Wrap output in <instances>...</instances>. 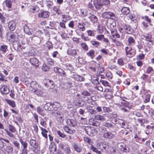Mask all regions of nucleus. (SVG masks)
<instances>
[{
    "label": "nucleus",
    "instance_id": "obj_31",
    "mask_svg": "<svg viewBox=\"0 0 154 154\" xmlns=\"http://www.w3.org/2000/svg\"><path fill=\"white\" fill-rule=\"evenodd\" d=\"M76 125V121L74 120L69 119V121H68V125L70 126L74 127Z\"/></svg>",
    "mask_w": 154,
    "mask_h": 154
},
{
    "label": "nucleus",
    "instance_id": "obj_48",
    "mask_svg": "<svg viewBox=\"0 0 154 154\" xmlns=\"http://www.w3.org/2000/svg\"><path fill=\"white\" fill-rule=\"evenodd\" d=\"M0 20L1 21V22L2 23H5V18L0 12Z\"/></svg>",
    "mask_w": 154,
    "mask_h": 154
},
{
    "label": "nucleus",
    "instance_id": "obj_52",
    "mask_svg": "<svg viewBox=\"0 0 154 154\" xmlns=\"http://www.w3.org/2000/svg\"><path fill=\"white\" fill-rule=\"evenodd\" d=\"M40 124L42 126L44 127L45 128H46L47 123L43 119H42L40 120Z\"/></svg>",
    "mask_w": 154,
    "mask_h": 154
},
{
    "label": "nucleus",
    "instance_id": "obj_26",
    "mask_svg": "<svg viewBox=\"0 0 154 154\" xmlns=\"http://www.w3.org/2000/svg\"><path fill=\"white\" fill-rule=\"evenodd\" d=\"M13 150L12 147L10 146H7L4 149L5 151L8 154L12 153Z\"/></svg>",
    "mask_w": 154,
    "mask_h": 154
},
{
    "label": "nucleus",
    "instance_id": "obj_5",
    "mask_svg": "<svg viewBox=\"0 0 154 154\" xmlns=\"http://www.w3.org/2000/svg\"><path fill=\"white\" fill-rule=\"evenodd\" d=\"M42 83L48 89H52L54 86L53 82L48 79H45L43 80Z\"/></svg>",
    "mask_w": 154,
    "mask_h": 154
},
{
    "label": "nucleus",
    "instance_id": "obj_22",
    "mask_svg": "<svg viewBox=\"0 0 154 154\" xmlns=\"http://www.w3.org/2000/svg\"><path fill=\"white\" fill-rule=\"evenodd\" d=\"M19 140L22 146H23V148H27L28 146V143L26 141L23 140L21 137L19 138Z\"/></svg>",
    "mask_w": 154,
    "mask_h": 154
},
{
    "label": "nucleus",
    "instance_id": "obj_9",
    "mask_svg": "<svg viewBox=\"0 0 154 154\" xmlns=\"http://www.w3.org/2000/svg\"><path fill=\"white\" fill-rule=\"evenodd\" d=\"M103 137L105 138L112 139L115 137V135L111 132L105 131L103 134Z\"/></svg>",
    "mask_w": 154,
    "mask_h": 154
},
{
    "label": "nucleus",
    "instance_id": "obj_54",
    "mask_svg": "<svg viewBox=\"0 0 154 154\" xmlns=\"http://www.w3.org/2000/svg\"><path fill=\"white\" fill-rule=\"evenodd\" d=\"M150 97V95L149 94H148L146 95L145 97V100H144V102L145 103H146L149 102Z\"/></svg>",
    "mask_w": 154,
    "mask_h": 154
},
{
    "label": "nucleus",
    "instance_id": "obj_58",
    "mask_svg": "<svg viewBox=\"0 0 154 154\" xmlns=\"http://www.w3.org/2000/svg\"><path fill=\"white\" fill-rule=\"evenodd\" d=\"M47 61L48 64L51 66L53 65L54 62L52 59L51 58H48L47 59Z\"/></svg>",
    "mask_w": 154,
    "mask_h": 154
},
{
    "label": "nucleus",
    "instance_id": "obj_20",
    "mask_svg": "<svg viewBox=\"0 0 154 154\" xmlns=\"http://www.w3.org/2000/svg\"><path fill=\"white\" fill-rule=\"evenodd\" d=\"M5 100L7 103L12 108H15L16 106V104L14 101L8 99H5Z\"/></svg>",
    "mask_w": 154,
    "mask_h": 154
},
{
    "label": "nucleus",
    "instance_id": "obj_44",
    "mask_svg": "<svg viewBox=\"0 0 154 154\" xmlns=\"http://www.w3.org/2000/svg\"><path fill=\"white\" fill-rule=\"evenodd\" d=\"M91 43L92 45L96 48H97L99 45V43L96 41H91Z\"/></svg>",
    "mask_w": 154,
    "mask_h": 154
},
{
    "label": "nucleus",
    "instance_id": "obj_46",
    "mask_svg": "<svg viewBox=\"0 0 154 154\" xmlns=\"http://www.w3.org/2000/svg\"><path fill=\"white\" fill-rule=\"evenodd\" d=\"M125 50L126 55H132V53L130 52L132 50V48H129L128 47H127L125 48Z\"/></svg>",
    "mask_w": 154,
    "mask_h": 154
},
{
    "label": "nucleus",
    "instance_id": "obj_2",
    "mask_svg": "<svg viewBox=\"0 0 154 154\" xmlns=\"http://www.w3.org/2000/svg\"><path fill=\"white\" fill-rule=\"evenodd\" d=\"M32 93L38 97L41 96L43 94V88L41 85L38 84L36 82L32 81L31 84Z\"/></svg>",
    "mask_w": 154,
    "mask_h": 154
},
{
    "label": "nucleus",
    "instance_id": "obj_10",
    "mask_svg": "<svg viewBox=\"0 0 154 154\" xmlns=\"http://www.w3.org/2000/svg\"><path fill=\"white\" fill-rule=\"evenodd\" d=\"M0 90L2 94H7L10 91L9 88L5 85L2 86L0 88Z\"/></svg>",
    "mask_w": 154,
    "mask_h": 154
},
{
    "label": "nucleus",
    "instance_id": "obj_34",
    "mask_svg": "<svg viewBox=\"0 0 154 154\" xmlns=\"http://www.w3.org/2000/svg\"><path fill=\"white\" fill-rule=\"evenodd\" d=\"M8 128L9 130V131L12 133H15L17 131L15 128L12 125H9L8 126Z\"/></svg>",
    "mask_w": 154,
    "mask_h": 154
},
{
    "label": "nucleus",
    "instance_id": "obj_56",
    "mask_svg": "<svg viewBox=\"0 0 154 154\" xmlns=\"http://www.w3.org/2000/svg\"><path fill=\"white\" fill-rule=\"evenodd\" d=\"M13 144L14 146L16 147L17 149H19L20 148V143L16 140H14L13 141Z\"/></svg>",
    "mask_w": 154,
    "mask_h": 154
},
{
    "label": "nucleus",
    "instance_id": "obj_49",
    "mask_svg": "<svg viewBox=\"0 0 154 154\" xmlns=\"http://www.w3.org/2000/svg\"><path fill=\"white\" fill-rule=\"evenodd\" d=\"M53 10L55 12L57 13L58 14H60L61 13L59 8L56 6L54 7L53 8Z\"/></svg>",
    "mask_w": 154,
    "mask_h": 154
},
{
    "label": "nucleus",
    "instance_id": "obj_16",
    "mask_svg": "<svg viewBox=\"0 0 154 154\" xmlns=\"http://www.w3.org/2000/svg\"><path fill=\"white\" fill-rule=\"evenodd\" d=\"M89 123L90 125L96 126H99L100 125V122L95 121L93 118H91L89 120Z\"/></svg>",
    "mask_w": 154,
    "mask_h": 154
},
{
    "label": "nucleus",
    "instance_id": "obj_51",
    "mask_svg": "<svg viewBox=\"0 0 154 154\" xmlns=\"http://www.w3.org/2000/svg\"><path fill=\"white\" fill-rule=\"evenodd\" d=\"M24 31L27 33L29 34V33H31L29 29V27L26 25H25L24 26Z\"/></svg>",
    "mask_w": 154,
    "mask_h": 154
},
{
    "label": "nucleus",
    "instance_id": "obj_61",
    "mask_svg": "<svg viewBox=\"0 0 154 154\" xmlns=\"http://www.w3.org/2000/svg\"><path fill=\"white\" fill-rule=\"evenodd\" d=\"M84 130L85 131L86 133L88 135H89V132L91 131V128L88 126L85 127L84 128Z\"/></svg>",
    "mask_w": 154,
    "mask_h": 154
},
{
    "label": "nucleus",
    "instance_id": "obj_11",
    "mask_svg": "<svg viewBox=\"0 0 154 154\" xmlns=\"http://www.w3.org/2000/svg\"><path fill=\"white\" fill-rule=\"evenodd\" d=\"M50 15L49 12L47 11H41L40 13L38 14V17L39 18H47Z\"/></svg>",
    "mask_w": 154,
    "mask_h": 154
},
{
    "label": "nucleus",
    "instance_id": "obj_42",
    "mask_svg": "<svg viewBox=\"0 0 154 154\" xmlns=\"http://www.w3.org/2000/svg\"><path fill=\"white\" fill-rule=\"evenodd\" d=\"M114 21L113 20H112L110 22V23L108 24V23H107V26H110V27L111 28H114L115 26H116V23L115 21Z\"/></svg>",
    "mask_w": 154,
    "mask_h": 154
},
{
    "label": "nucleus",
    "instance_id": "obj_37",
    "mask_svg": "<svg viewBox=\"0 0 154 154\" xmlns=\"http://www.w3.org/2000/svg\"><path fill=\"white\" fill-rule=\"evenodd\" d=\"M41 40L40 38L37 36L33 37V42L35 43L38 44L40 42Z\"/></svg>",
    "mask_w": 154,
    "mask_h": 154
},
{
    "label": "nucleus",
    "instance_id": "obj_24",
    "mask_svg": "<svg viewBox=\"0 0 154 154\" xmlns=\"http://www.w3.org/2000/svg\"><path fill=\"white\" fill-rule=\"evenodd\" d=\"M12 1L11 0H5L3 3L5 4L6 6L8 8H11L12 7Z\"/></svg>",
    "mask_w": 154,
    "mask_h": 154
},
{
    "label": "nucleus",
    "instance_id": "obj_40",
    "mask_svg": "<svg viewBox=\"0 0 154 154\" xmlns=\"http://www.w3.org/2000/svg\"><path fill=\"white\" fill-rule=\"evenodd\" d=\"M119 109L122 112H124L128 113L129 112V109H127L126 108V107L121 106L119 107Z\"/></svg>",
    "mask_w": 154,
    "mask_h": 154
},
{
    "label": "nucleus",
    "instance_id": "obj_19",
    "mask_svg": "<svg viewBox=\"0 0 154 154\" xmlns=\"http://www.w3.org/2000/svg\"><path fill=\"white\" fill-rule=\"evenodd\" d=\"M111 33L112 35L113 38H119L120 37V33H119V32L116 29H115L113 30H111Z\"/></svg>",
    "mask_w": 154,
    "mask_h": 154
},
{
    "label": "nucleus",
    "instance_id": "obj_21",
    "mask_svg": "<svg viewBox=\"0 0 154 154\" xmlns=\"http://www.w3.org/2000/svg\"><path fill=\"white\" fill-rule=\"evenodd\" d=\"M124 29L125 30V32L128 34H131L133 32L132 29L130 28L129 25H125L123 27Z\"/></svg>",
    "mask_w": 154,
    "mask_h": 154
},
{
    "label": "nucleus",
    "instance_id": "obj_32",
    "mask_svg": "<svg viewBox=\"0 0 154 154\" xmlns=\"http://www.w3.org/2000/svg\"><path fill=\"white\" fill-rule=\"evenodd\" d=\"M96 119L100 121H105L106 120L105 117L103 116L100 115H97L94 116Z\"/></svg>",
    "mask_w": 154,
    "mask_h": 154
},
{
    "label": "nucleus",
    "instance_id": "obj_57",
    "mask_svg": "<svg viewBox=\"0 0 154 154\" xmlns=\"http://www.w3.org/2000/svg\"><path fill=\"white\" fill-rule=\"evenodd\" d=\"M134 138L135 139L136 141H138L140 139H141L140 136L138 132V134H137L136 133L135 134Z\"/></svg>",
    "mask_w": 154,
    "mask_h": 154
},
{
    "label": "nucleus",
    "instance_id": "obj_38",
    "mask_svg": "<svg viewBox=\"0 0 154 154\" xmlns=\"http://www.w3.org/2000/svg\"><path fill=\"white\" fill-rule=\"evenodd\" d=\"M5 131L6 132L7 134L11 137L14 138L15 137L14 135L11 133V132L8 131L7 129H5Z\"/></svg>",
    "mask_w": 154,
    "mask_h": 154
},
{
    "label": "nucleus",
    "instance_id": "obj_45",
    "mask_svg": "<svg viewBox=\"0 0 154 154\" xmlns=\"http://www.w3.org/2000/svg\"><path fill=\"white\" fill-rule=\"evenodd\" d=\"M81 47L85 50H88V47L87 45L84 42L82 43L81 44Z\"/></svg>",
    "mask_w": 154,
    "mask_h": 154
},
{
    "label": "nucleus",
    "instance_id": "obj_62",
    "mask_svg": "<svg viewBox=\"0 0 154 154\" xmlns=\"http://www.w3.org/2000/svg\"><path fill=\"white\" fill-rule=\"evenodd\" d=\"M33 115L35 119V122L36 123H38V115L35 113H33Z\"/></svg>",
    "mask_w": 154,
    "mask_h": 154
},
{
    "label": "nucleus",
    "instance_id": "obj_3",
    "mask_svg": "<svg viewBox=\"0 0 154 154\" xmlns=\"http://www.w3.org/2000/svg\"><path fill=\"white\" fill-rule=\"evenodd\" d=\"M29 143L32 151L36 154H39L40 152V146L37 140L35 139L31 138L30 140Z\"/></svg>",
    "mask_w": 154,
    "mask_h": 154
},
{
    "label": "nucleus",
    "instance_id": "obj_63",
    "mask_svg": "<svg viewBox=\"0 0 154 154\" xmlns=\"http://www.w3.org/2000/svg\"><path fill=\"white\" fill-rule=\"evenodd\" d=\"M8 58L11 61H12L14 57V56L11 54H9L7 56Z\"/></svg>",
    "mask_w": 154,
    "mask_h": 154
},
{
    "label": "nucleus",
    "instance_id": "obj_15",
    "mask_svg": "<svg viewBox=\"0 0 154 154\" xmlns=\"http://www.w3.org/2000/svg\"><path fill=\"white\" fill-rule=\"evenodd\" d=\"M7 38H9V40L11 41H14L15 40L16 36L13 32L8 33L7 34Z\"/></svg>",
    "mask_w": 154,
    "mask_h": 154
},
{
    "label": "nucleus",
    "instance_id": "obj_36",
    "mask_svg": "<svg viewBox=\"0 0 154 154\" xmlns=\"http://www.w3.org/2000/svg\"><path fill=\"white\" fill-rule=\"evenodd\" d=\"M98 78H91V81L95 85H98L99 84Z\"/></svg>",
    "mask_w": 154,
    "mask_h": 154
},
{
    "label": "nucleus",
    "instance_id": "obj_64",
    "mask_svg": "<svg viewBox=\"0 0 154 154\" xmlns=\"http://www.w3.org/2000/svg\"><path fill=\"white\" fill-rule=\"evenodd\" d=\"M28 150L27 148H23L22 150V153L21 154H28Z\"/></svg>",
    "mask_w": 154,
    "mask_h": 154
},
{
    "label": "nucleus",
    "instance_id": "obj_1",
    "mask_svg": "<svg viewBox=\"0 0 154 154\" xmlns=\"http://www.w3.org/2000/svg\"><path fill=\"white\" fill-rule=\"evenodd\" d=\"M44 107L45 110L53 111V115L56 117L59 122H61L63 121V118L61 116L59 111L61 109L60 103L56 102H48L46 103Z\"/></svg>",
    "mask_w": 154,
    "mask_h": 154
},
{
    "label": "nucleus",
    "instance_id": "obj_8",
    "mask_svg": "<svg viewBox=\"0 0 154 154\" xmlns=\"http://www.w3.org/2000/svg\"><path fill=\"white\" fill-rule=\"evenodd\" d=\"M102 0H94L93 1V3L95 8L99 10L103 6V4Z\"/></svg>",
    "mask_w": 154,
    "mask_h": 154
},
{
    "label": "nucleus",
    "instance_id": "obj_29",
    "mask_svg": "<svg viewBox=\"0 0 154 154\" xmlns=\"http://www.w3.org/2000/svg\"><path fill=\"white\" fill-rule=\"evenodd\" d=\"M85 23H79L78 24V27L79 28L80 30L82 31H84L85 30Z\"/></svg>",
    "mask_w": 154,
    "mask_h": 154
},
{
    "label": "nucleus",
    "instance_id": "obj_6",
    "mask_svg": "<svg viewBox=\"0 0 154 154\" xmlns=\"http://www.w3.org/2000/svg\"><path fill=\"white\" fill-rule=\"evenodd\" d=\"M49 149L50 154H56L57 151V146L55 143L51 142L49 146Z\"/></svg>",
    "mask_w": 154,
    "mask_h": 154
},
{
    "label": "nucleus",
    "instance_id": "obj_50",
    "mask_svg": "<svg viewBox=\"0 0 154 154\" xmlns=\"http://www.w3.org/2000/svg\"><path fill=\"white\" fill-rule=\"evenodd\" d=\"M57 133L60 137L62 138H64L66 136V135L60 131H57Z\"/></svg>",
    "mask_w": 154,
    "mask_h": 154
},
{
    "label": "nucleus",
    "instance_id": "obj_28",
    "mask_svg": "<svg viewBox=\"0 0 154 154\" xmlns=\"http://www.w3.org/2000/svg\"><path fill=\"white\" fill-rule=\"evenodd\" d=\"M72 146L74 149L78 152H80L82 150V149L79 146L74 143L72 144Z\"/></svg>",
    "mask_w": 154,
    "mask_h": 154
},
{
    "label": "nucleus",
    "instance_id": "obj_60",
    "mask_svg": "<svg viewBox=\"0 0 154 154\" xmlns=\"http://www.w3.org/2000/svg\"><path fill=\"white\" fill-rule=\"evenodd\" d=\"M84 140L85 142H86L89 144H90V142L91 141V139L88 137H84Z\"/></svg>",
    "mask_w": 154,
    "mask_h": 154
},
{
    "label": "nucleus",
    "instance_id": "obj_27",
    "mask_svg": "<svg viewBox=\"0 0 154 154\" xmlns=\"http://www.w3.org/2000/svg\"><path fill=\"white\" fill-rule=\"evenodd\" d=\"M0 51L4 54L7 52L8 51V46L6 45H2L0 47Z\"/></svg>",
    "mask_w": 154,
    "mask_h": 154
},
{
    "label": "nucleus",
    "instance_id": "obj_18",
    "mask_svg": "<svg viewBox=\"0 0 154 154\" xmlns=\"http://www.w3.org/2000/svg\"><path fill=\"white\" fill-rule=\"evenodd\" d=\"M39 127L42 131L41 134L42 136L45 139H47L48 135L47 133L48 132V131L43 127Z\"/></svg>",
    "mask_w": 154,
    "mask_h": 154
},
{
    "label": "nucleus",
    "instance_id": "obj_35",
    "mask_svg": "<svg viewBox=\"0 0 154 154\" xmlns=\"http://www.w3.org/2000/svg\"><path fill=\"white\" fill-rule=\"evenodd\" d=\"M36 110L38 113L39 114L43 116L45 115L44 113H43L44 110L41 107L39 106L37 107L36 108Z\"/></svg>",
    "mask_w": 154,
    "mask_h": 154
},
{
    "label": "nucleus",
    "instance_id": "obj_12",
    "mask_svg": "<svg viewBox=\"0 0 154 154\" xmlns=\"http://www.w3.org/2000/svg\"><path fill=\"white\" fill-rule=\"evenodd\" d=\"M29 62L32 65L35 66L36 67L39 66V61L36 58L33 57L31 58L29 60Z\"/></svg>",
    "mask_w": 154,
    "mask_h": 154
},
{
    "label": "nucleus",
    "instance_id": "obj_41",
    "mask_svg": "<svg viewBox=\"0 0 154 154\" xmlns=\"http://www.w3.org/2000/svg\"><path fill=\"white\" fill-rule=\"evenodd\" d=\"M88 112L92 115H95L97 113V112L95 110L92 109L91 107H89Z\"/></svg>",
    "mask_w": 154,
    "mask_h": 154
},
{
    "label": "nucleus",
    "instance_id": "obj_30",
    "mask_svg": "<svg viewBox=\"0 0 154 154\" xmlns=\"http://www.w3.org/2000/svg\"><path fill=\"white\" fill-rule=\"evenodd\" d=\"M87 54L91 58L93 59L95 57L94 51L93 50H90L87 53Z\"/></svg>",
    "mask_w": 154,
    "mask_h": 154
},
{
    "label": "nucleus",
    "instance_id": "obj_55",
    "mask_svg": "<svg viewBox=\"0 0 154 154\" xmlns=\"http://www.w3.org/2000/svg\"><path fill=\"white\" fill-rule=\"evenodd\" d=\"M91 149L94 152H96L97 153L100 154L101 153V152L100 151H98L97 148L94 147L93 146H91Z\"/></svg>",
    "mask_w": 154,
    "mask_h": 154
},
{
    "label": "nucleus",
    "instance_id": "obj_23",
    "mask_svg": "<svg viewBox=\"0 0 154 154\" xmlns=\"http://www.w3.org/2000/svg\"><path fill=\"white\" fill-rule=\"evenodd\" d=\"M122 14L125 15H127L130 12V10L128 8L124 7L121 10Z\"/></svg>",
    "mask_w": 154,
    "mask_h": 154
},
{
    "label": "nucleus",
    "instance_id": "obj_17",
    "mask_svg": "<svg viewBox=\"0 0 154 154\" xmlns=\"http://www.w3.org/2000/svg\"><path fill=\"white\" fill-rule=\"evenodd\" d=\"M4 141L7 143H9L10 141L9 140L5 139L0 138V149H2L5 146V143Z\"/></svg>",
    "mask_w": 154,
    "mask_h": 154
},
{
    "label": "nucleus",
    "instance_id": "obj_33",
    "mask_svg": "<svg viewBox=\"0 0 154 154\" xmlns=\"http://www.w3.org/2000/svg\"><path fill=\"white\" fill-rule=\"evenodd\" d=\"M50 67L45 63H44L42 67V69L43 71L46 72L49 70Z\"/></svg>",
    "mask_w": 154,
    "mask_h": 154
},
{
    "label": "nucleus",
    "instance_id": "obj_43",
    "mask_svg": "<svg viewBox=\"0 0 154 154\" xmlns=\"http://www.w3.org/2000/svg\"><path fill=\"white\" fill-rule=\"evenodd\" d=\"M120 148L121 150L125 152H127L128 151L127 149L128 147L127 148L126 146H125L124 144H120Z\"/></svg>",
    "mask_w": 154,
    "mask_h": 154
},
{
    "label": "nucleus",
    "instance_id": "obj_53",
    "mask_svg": "<svg viewBox=\"0 0 154 154\" xmlns=\"http://www.w3.org/2000/svg\"><path fill=\"white\" fill-rule=\"evenodd\" d=\"M103 125L108 128H113L114 127L113 125L111 123L108 122L104 123Z\"/></svg>",
    "mask_w": 154,
    "mask_h": 154
},
{
    "label": "nucleus",
    "instance_id": "obj_13",
    "mask_svg": "<svg viewBox=\"0 0 154 154\" xmlns=\"http://www.w3.org/2000/svg\"><path fill=\"white\" fill-rule=\"evenodd\" d=\"M16 23L14 21L11 20L9 22L8 26L10 30L12 31L14 30L16 28Z\"/></svg>",
    "mask_w": 154,
    "mask_h": 154
},
{
    "label": "nucleus",
    "instance_id": "obj_4",
    "mask_svg": "<svg viewBox=\"0 0 154 154\" xmlns=\"http://www.w3.org/2000/svg\"><path fill=\"white\" fill-rule=\"evenodd\" d=\"M102 17L104 18L108 19L107 20V23L108 24L110 23V22L112 20L114 21L118 20V18L117 16L114 13L110 11H106L103 13Z\"/></svg>",
    "mask_w": 154,
    "mask_h": 154
},
{
    "label": "nucleus",
    "instance_id": "obj_14",
    "mask_svg": "<svg viewBox=\"0 0 154 154\" xmlns=\"http://www.w3.org/2000/svg\"><path fill=\"white\" fill-rule=\"evenodd\" d=\"M88 17L92 23H96L98 21L97 17L94 14H90L88 15Z\"/></svg>",
    "mask_w": 154,
    "mask_h": 154
},
{
    "label": "nucleus",
    "instance_id": "obj_47",
    "mask_svg": "<svg viewBox=\"0 0 154 154\" xmlns=\"http://www.w3.org/2000/svg\"><path fill=\"white\" fill-rule=\"evenodd\" d=\"M32 127L35 132L36 134H38V128L37 124H33Z\"/></svg>",
    "mask_w": 154,
    "mask_h": 154
},
{
    "label": "nucleus",
    "instance_id": "obj_59",
    "mask_svg": "<svg viewBox=\"0 0 154 154\" xmlns=\"http://www.w3.org/2000/svg\"><path fill=\"white\" fill-rule=\"evenodd\" d=\"M82 94L84 96H90L91 95V94L89 92L86 91H83Z\"/></svg>",
    "mask_w": 154,
    "mask_h": 154
},
{
    "label": "nucleus",
    "instance_id": "obj_7",
    "mask_svg": "<svg viewBox=\"0 0 154 154\" xmlns=\"http://www.w3.org/2000/svg\"><path fill=\"white\" fill-rule=\"evenodd\" d=\"M54 69L59 76H64L66 75L65 72L60 68L56 67L54 68Z\"/></svg>",
    "mask_w": 154,
    "mask_h": 154
},
{
    "label": "nucleus",
    "instance_id": "obj_25",
    "mask_svg": "<svg viewBox=\"0 0 154 154\" xmlns=\"http://www.w3.org/2000/svg\"><path fill=\"white\" fill-rule=\"evenodd\" d=\"M59 146L60 149L63 150L66 153L67 152V147L66 144L60 143L59 145Z\"/></svg>",
    "mask_w": 154,
    "mask_h": 154
},
{
    "label": "nucleus",
    "instance_id": "obj_39",
    "mask_svg": "<svg viewBox=\"0 0 154 154\" xmlns=\"http://www.w3.org/2000/svg\"><path fill=\"white\" fill-rule=\"evenodd\" d=\"M128 41L129 45H131L132 44H134L135 41L134 38L131 37H130L128 38Z\"/></svg>",
    "mask_w": 154,
    "mask_h": 154
}]
</instances>
